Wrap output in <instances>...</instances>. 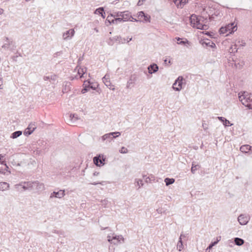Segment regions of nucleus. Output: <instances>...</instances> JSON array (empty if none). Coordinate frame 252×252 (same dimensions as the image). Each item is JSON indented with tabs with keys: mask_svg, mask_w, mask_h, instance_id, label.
I'll list each match as a JSON object with an SVG mask.
<instances>
[{
	"mask_svg": "<svg viewBox=\"0 0 252 252\" xmlns=\"http://www.w3.org/2000/svg\"><path fill=\"white\" fill-rule=\"evenodd\" d=\"M120 17L124 22H126L128 21H132L134 20V18L132 17L130 12L127 11L121 12V14Z\"/></svg>",
	"mask_w": 252,
	"mask_h": 252,
	"instance_id": "0eeeda50",
	"label": "nucleus"
},
{
	"mask_svg": "<svg viewBox=\"0 0 252 252\" xmlns=\"http://www.w3.org/2000/svg\"><path fill=\"white\" fill-rule=\"evenodd\" d=\"M114 235V234H113L112 236L109 235L107 236L108 241L111 244H113V241L115 240Z\"/></svg>",
	"mask_w": 252,
	"mask_h": 252,
	"instance_id": "a19ab883",
	"label": "nucleus"
},
{
	"mask_svg": "<svg viewBox=\"0 0 252 252\" xmlns=\"http://www.w3.org/2000/svg\"><path fill=\"white\" fill-rule=\"evenodd\" d=\"M179 80V79H177L175 82L173 83V89L174 90V88H177V87H176V86H178V84H177V82L178 81V80Z\"/></svg>",
	"mask_w": 252,
	"mask_h": 252,
	"instance_id": "09e8293b",
	"label": "nucleus"
},
{
	"mask_svg": "<svg viewBox=\"0 0 252 252\" xmlns=\"http://www.w3.org/2000/svg\"><path fill=\"white\" fill-rule=\"evenodd\" d=\"M183 247L182 240H179L177 245V249H179V251H181L183 249Z\"/></svg>",
	"mask_w": 252,
	"mask_h": 252,
	"instance_id": "4c0bfd02",
	"label": "nucleus"
},
{
	"mask_svg": "<svg viewBox=\"0 0 252 252\" xmlns=\"http://www.w3.org/2000/svg\"><path fill=\"white\" fill-rule=\"evenodd\" d=\"M119 152L122 154H126L128 152L127 149L125 147H122L119 150Z\"/></svg>",
	"mask_w": 252,
	"mask_h": 252,
	"instance_id": "49530a36",
	"label": "nucleus"
},
{
	"mask_svg": "<svg viewBox=\"0 0 252 252\" xmlns=\"http://www.w3.org/2000/svg\"><path fill=\"white\" fill-rule=\"evenodd\" d=\"M114 18L113 16L111 14L109 15L106 18V22H108L110 24H115V22L114 20Z\"/></svg>",
	"mask_w": 252,
	"mask_h": 252,
	"instance_id": "72a5a7b5",
	"label": "nucleus"
},
{
	"mask_svg": "<svg viewBox=\"0 0 252 252\" xmlns=\"http://www.w3.org/2000/svg\"><path fill=\"white\" fill-rule=\"evenodd\" d=\"M218 118L220 121H221V122L223 123V125L225 126H228L229 125V126L232 125V124H230V122L228 120H227L226 119H225L224 117H218Z\"/></svg>",
	"mask_w": 252,
	"mask_h": 252,
	"instance_id": "4be33fe9",
	"label": "nucleus"
},
{
	"mask_svg": "<svg viewBox=\"0 0 252 252\" xmlns=\"http://www.w3.org/2000/svg\"><path fill=\"white\" fill-rule=\"evenodd\" d=\"M173 1L178 8H182L188 2V0H173Z\"/></svg>",
	"mask_w": 252,
	"mask_h": 252,
	"instance_id": "f3484780",
	"label": "nucleus"
},
{
	"mask_svg": "<svg viewBox=\"0 0 252 252\" xmlns=\"http://www.w3.org/2000/svg\"><path fill=\"white\" fill-rule=\"evenodd\" d=\"M72 86L70 82H66L65 85V87H64V90L66 91V92L69 91L72 89Z\"/></svg>",
	"mask_w": 252,
	"mask_h": 252,
	"instance_id": "c9c22d12",
	"label": "nucleus"
},
{
	"mask_svg": "<svg viewBox=\"0 0 252 252\" xmlns=\"http://www.w3.org/2000/svg\"><path fill=\"white\" fill-rule=\"evenodd\" d=\"M3 12V9L1 8H0V14L2 13Z\"/></svg>",
	"mask_w": 252,
	"mask_h": 252,
	"instance_id": "69168bd1",
	"label": "nucleus"
},
{
	"mask_svg": "<svg viewBox=\"0 0 252 252\" xmlns=\"http://www.w3.org/2000/svg\"><path fill=\"white\" fill-rule=\"evenodd\" d=\"M111 14L113 16L114 18H117L118 17H120L121 14V12H120V11L114 12Z\"/></svg>",
	"mask_w": 252,
	"mask_h": 252,
	"instance_id": "c03bdc74",
	"label": "nucleus"
},
{
	"mask_svg": "<svg viewBox=\"0 0 252 252\" xmlns=\"http://www.w3.org/2000/svg\"><path fill=\"white\" fill-rule=\"evenodd\" d=\"M69 120L68 121V124L71 126H75L76 124V121L78 118L75 116L74 114H70L69 115Z\"/></svg>",
	"mask_w": 252,
	"mask_h": 252,
	"instance_id": "dca6fc26",
	"label": "nucleus"
},
{
	"mask_svg": "<svg viewBox=\"0 0 252 252\" xmlns=\"http://www.w3.org/2000/svg\"><path fill=\"white\" fill-rule=\"evenodd\" d=\"M115 240L117 241V242H113L114 245H117L119 243H122L125 242V239L123 236L121 235H114Z\"/></svg>",
	"mask_w": 252,
	"mask_h": 252,
	"instance_id": "a211bd4d",
	"label": "nucleus"
},
{
	"mask_svg": "<svg viewBox=\"0 0 252 252\" xmlns=\"http://www.w3.org/2000/svg\"><path fill=\"white\" fill-rule=\"evenodd\" d=\"M101 205L104 207H107L108 206V204L109 203L108 200L107 199H105L103 200H101Z\"/></svg>",
	"mask_w": 252,
	"mask_h": 252,
	"instance_id": "79ce46f5",
	"label": "nucleus"
},
{
	"mask_svg": "<svg viewBox=\"0 0 252 252\" xmlns=\"http://www.w3.org/2000/svg\"><path fill=\"white\" fill-rule=\"evenodd\" d=\"M245 44H246L245 42H242V44H241V45H242V46H245Z\"/></svg>",
	"mask_w": 252,
	"mask_h": 252,
	"instance_id": "774afa93",
	"label": "nucleus"
},
{
	"mask_svg": "<svg viewBox=\"0 0 252 252\" xmlns=\"http://www.w3.org/2000/svg\"><path fill=\"white\" fill-rule=\"evenodd\" d=\"M44 81H50V76H44Z\"/></svg>",
	"mask_w": 252,
	"mask_h": 252,
	"instance_id": "864d4df0",
	"label": "nucleus"
},
{
	"mask_svg": "<svg viewBox=\"0 0 252 252\" xmlns=\"http://www.w3.org/2000/svg\"><path fill=\"white\" fill-rule=\"evenodd\" d=\"M90 88H92V89H94H94H95V88H94V87H93V86H90Z\"/></svg>",
	"mask_w": 252,
	"mask_h": 252,
	"instance_id": "338daca9",
	"label": "nucleus"
},
{
	"mask_svg": "<svg viewBox=\"0 0 252 252\" xmlns=\"http://www.w3.org/2000/svg\"><path fill=\"white\" fill-rule=\"evenodd\" d=\"M22 131H20V130L16 131L11 134L10 137L13 139H15V138H16L19 137L20 135H22Z\"/></svg>",
	"mask_w": 252,
	"mask_h": 252,
	"instance_id": "c85d7f7f",
	"label": "nucleus"
},
{
	"mask_svg": "<svg viewBox=\"0 0 252 252\" xmlns=\"http://www.w3.org/2000/svg\"><path fill=\"white\" fill-rule=\"evenodd\" d=\"M157 212L158 213H161V209H157Z\"/></svg>",
	"mask_w": 252,
	"mask_h": 252,
	"instance_id": "e2e57ef3",
	"label": "nucleus"
},
{
	"mask_svg": "<svg viewBox=\"0 0 252 252\" xmlns=\"http://www.w3.org/2000/svg\"><path fill=\"white\" fill-rule=\"evenodd\" d=\"M109 76L107 74L105 75L103 78H102V81L105 84V85L107 87H109L111 85V83L110 80H109Z\"/></svg>",
	"mask_w": 252,
	"mask_h": 252,
	"instance_id": "a878e982",
	"label": "nucleus"
},
{
	"mask_svg": "<svg viewBox=\"0 0 252 252\" xmlns=\"http://www.w3.org/2000/svg\"><path fill=\"white\" fill-rule=\"evenodd\" d=\"M217 244V242H212V243L209 245V246L208 247V248H207L206 250H210L211 249H212V247H213V246H214L215 245H216Z\"/></svg>",
	"mask_w": 252,
	"mask_h": 252,
	"instance_id": "de8ad7c7",
	"label": "nucleus"
},
{
	"mask_svg": "<svg viewBox=\"0 0 252 252\" xmlns=\"http://www.w3.org/2000/svg\"><path fill=\"white\" fill-rule=\"evenodd\" d=\"M114 20L115 24L124 22L123 19H122L121 17H118L117 18H115Z\"/></svg>",
	"mask_w": 252,
	"mask_h": 252,
	"instance_id": "ea45409f",
	"label": "nucleus"
},
{
	"mask_svg": "<svg viewBox=\"0 0 252 252\" xmlns=\"http://www.w3.org/2000/svg\"><path fill=\"white\" fill-rule=\"evenodd\" d=\"M6 38L5 37L4 40V44L2 46V48H4V49H8L9 48V45H8V42H7L6 41Z\"/></svg>",
	"mask_w": 252,
	"mask_h": 252,
	"instance_id": "a18cd8bd",
	"label": "nucleus"
},
{
	"mask_svg": "<svg viewBox=\"0 0 252 252\" xmlns=\"http://www.w3.org/2000/svg\"><path fill=\"white\" fill-rule=\"evenodd\" d=\"M9 188V184L6 182L0 183V190L4 191Z\"/></svg>",
	"mask_w": 252,
	"mask_h": 252,
	"instance_id": "393cba45",
	"label": "nucleus"
},
{
	"mask_svg": "<svg viewBox=\"0 0 252 252\" xmlns=\"http://www.w3.org/2000/svg\"><path fill=\"white\" fill-rule=\"evenodd\" d=\"M1 164H3V165H4L6 167V171H7V169L8 168V167L6 165V161L5 160H2L1 161Z\"/></svg>",
	"mask_w": 252,
	"mask_h": 252,
	"instance_id": "603ef678",
	"label": "nucleus"
},
{
	"mask_svg": "<svg viewBox=\"0 0 252 252\" xmlns=\"http://www.w3.org/2000/svg\"><path fill=\"white\" fill-rule=\"evenodd\" d=\"M177 43L178 44L183 45L188 48L191 46V43L186 38H183V40H181L180 42H177Z\"/></svg>",
	"mask_w": 252,
	"mask_h": 252,
	"instance_id": "412c9836",
	"label": "nucleus"
},
{
	"mask_svg": "<svg viewBox=\"0 0 252 252\" xmlns=\"http://www.w3.org/2000/svg\"><path fill=\"white\" fill-rule=\"evenodd\" d=\"M53 197L62 198L63 197V190H60L59 191H54L53 192L50 196V198H52Z\"/></svg>",
	"mask_w": 252,
	"mask_h": 252,
	"instance_id": "2eb2a0df",
	"label": "nucleus"
},
{
	"mask_svg": "<svg viewBox=\"0 0 252 252\" xmlns=\"http://www.w3.org/2000/svg\"><path fill=\"white\" fill-rule=\"evenodd\" d=\"M32 182H25L24 183H21L19 185H17L16 186H21L22 188L24 189V190H26L28 189H32Z\"/></svg>",
	"mask_w": 252,
	"mask_h": 252,
	"instance_id": "9b49d317",
	"label": "nucleus"
},
{
	"mask_svg": "<svg viewBox=\"0 0 252 252\" xmlns=\"http://www.w3.org/2000/svg\"><path fill=\"white\" fill-rule=\"evenodd\" d=\"M32 189L37 190H42L44 189V185L37 181L32 182Z\"/></svg>",
	"mask_w": 252,
	"mask_h": 252,
	"instance_id": "f8f14e48",
	"label": "nucleus"
},
{
	"mask_svg": "<svg viewBox=\"0 0 252 252\" xmlns=\"http://www.w3.org/2000/svg\"><path fill=\"white\" fill-rule=\"evenodd\" d=\"M175 40H177V42H180L181 40H183V38H180L179 37H176Z\"/></svg>",
	"mask_w": 252,
	"mask_h": 252,
	"instance_id": "13d9d810",
	"label": "nucleus"
},
{
	"mask_svg": "<svg viewBox=\"0 0 252 252\" xmlns=\"http://www.w3.org/2000/svg\"><path fill=\"white\" fill-rule=\"evenodd\" d=\"M148 72L153 74L157 72L158 70V66L156 63H152L148 67Z\"/></svg>",
	"mask_w": 252,
	"mask_h": 252,
	"instance_id": "ddd939ff",
	"label": "nucleus"
},
{
	"mask_svg": "<svg viewBox=\"0 0 252 252\" xmlns=\"http://www.w3.org/2000/svg\"><path fill=\"white\" fill-rule=\"evenodd\" d=\"M74 32H64V39H67L68 37L70 36V38L74 35Z\"/></svg>",
	"mask_w": 252,
	"mask_h": 252,
	"instance_id": "58836bf2",
	"label": "nucleus"
},
{
	"mask_svg": "<svg viewBox=\"0 0 252 252\" xmlns=\"http://www.w3.org/2000/svg\"><path fill=\"white\" fill-rule=\"evenodd\" d=\"M132 40V37L129 36L125 38V37L115 36L113 37H110L108 41V43L110 45H113L114 41H118L119 43H125L126 42H129Z\"/></svg>",
	"mask_w": 252,
	"mask_h": 252,
	"instance_id": "7ed1b4c3",
	"label": "nucleus"
},
{
	"mask_svg": "<svg viewBox=\"0 0 252 252\" xmlns=\"http://www.w3.org/2000/svg\"><path fill=\"white\" fill-rule=\"evenodd\" d=\"M83 85H84V88L81 91L82 94H85L89 91V90L90 89V82H87V81H85Z\"/></svg>",
	"mask_w": 252,
	"mask_h": 252,
	"instance_id": "5701e85b",
	"label": "nucleus"
},
{
	"mask_svg": "<svg viewBox=\"0 0 252 252\" xmlns=\"http://www.w3.org/2000/svg\"><path fill=\"white\" fill-rule=\"evenodd\" d=\"M6 41L8 42L9 45V48L8 49L13 51L16 48V46L15 45V43L13 42V41L11 39L8 38V37L6 38Z\"/></svg>",
	"mask_w": 252,
	"mask_h": 252,
	"instance_id": "6ab92c4d",
	"label": "nucleus"
},
{
	"mask_svg": "<svg viewBox=\"0 0 252 252\" xmlns=\"http://www.w3.org/2000/svg\"><path fill=\"white\" fill-rule=\"evenodd\" d=\"M99 175V172H94V173H93V175L94 176H98Z\"/></svg>",
	"mask_w": 252,
	"mask_h": 252,
	"instance_id": "052dcab7",
	"label": "nucleus"
},
{
	"mask_svg": "<svg viewBox=\"0 0 252 252\" xmlns=\"http://www.w3.org/2000/svg\"><path fill=\"white\" fill-rule=\"evenodd\" d=\"M143 177L145 179V182L147 183H151L152 181H154L155 180V177L152 175H151V177H146V175H143Z\"/></svg>",
	"mask_w": 252,
	"mask_h": 252,
	"instance_id": "7c9ffc66",
	"label": "nucleus"
},
{
	"mask_svg": "<svg viewBox=\"0 0 252 252\" xmlns=\"http://www.w3.org/2000/svg\"><path fill=\"white\" fill-rule=\"evenodd\" d=\"M164 182L166 186H169L173 184L175 182V179L173 178H166L164 179Z\"/></svg>",
	"mask_w": 252,
	"mask_h": 252,
	"instance_id": "2f4dec72",
	"label": "nucleus"
},
{
	"mask_svg": "<svg viewBox=\"0 0 252 252\" xmlns=\"http://www.w3.org/2000/svg\"><path fill=\"white\" fill-rule=\"evenodd\" d=\"M121 135L120 132H113L106 133L101 137V140L103 142L106 140H112L113 138L119 137Z\"/></svg>",
	"mask_w": 252,
	"mask_h": 252,
	"instance_id": "39448f33",
	"label": "nucleus"
},
{
	"mask_svg": "<svg viewBox=\"0 0 252 252\" xmlns=\"http://www.w3.org/2000/svg\"><path fill=\"white\" fill-rule=\"evenodd\" d=\"M234 243L235 245L240 246L244 244V241L241 238L237 237L234 239Z\"/></svg>",
	"mask_w": 252,
	"mask_h": 252,
	"instance_id": "c756f323",
	"label": "nucleus"
},
{
	"mask_svg": "<svg viewBox=\"0 0 252 252\" xmlns=\"http://www.w3.org/2000/svg\"><path fill=\"white\" fill-rule=\"evenodd\" d=\"M237 30V24L233 22L226 25L225 27H221L219 32H236Z\"/></svg>",
	"mask_w": 252,
	"mask_h": 252,
	"instance_id": "20e7f679",
	"label": "nucleus"
},
{
	"mask_svg": "<svg viewBox=\"0 0 252 252\" xmlns=\"http://www.w3.org/2000/svg\"><path fill=\"white\" fill-rule=\"evenodd\" d=\"M221 237L219 236L217 238V241L216 242H217V243L220 240Z\"/></svg>",
	"mask_w": 252,
	"mask_h": 252,
	"instance_id": "680f3d73",
	"label": "nucleus"
},
{
	"mask_svg": "<svg viewBox=\"0 0 252 252\" xmlns=\"http://www.w3.org/2000/svg\"><path fill=\"white\" fill-rule=\"evenodd\" d=\"M145 0H139L138 2L137 3V5L138 6L141 5L143 4V2L145 1Z\"/></svg>",
	"mask_w": 252,
	"mask_h": 252,
	"instance_id": "3c124183",
	"label": "nucleus"
},
{
	"mask_svg": "<svg viewBox=\"0 0 252 252\" xmlns=\"http://www.w3.org/2000/svg\"><path fill=\"white\" fill-rule=\"evenodd\" d=\"M199 43L204 47H210L212 48H214L216 47V45L213 42H212L210 40L206 39L201 40L199 41Z\"/></svg>",
	"mask_w": 252,
	"mask_h": 252,
	"instance_id": "1a4fd4ad",
	"label": "nucleus"
},
{
	"mask_svg": "<svg viewBox=\"0 0 252 252\" xmlns=\"http://www.w3.org/2000/svg\"><path fill=\"white\" fill-rule=\"evenodd\" d=\"M199 167V166L198 165H195L193 163L191 168V173L192 174H194L195 173V171L198 169Z\"/></svg>",
	"mask_w": 252,
	"mask_h": 252,
	"instance_id": "e433bc0d",
	"label": "nucleus"
},
{
	"mask_svg": "<svg viewBox=\"0 0 252 252\" xmlns=\"http://www.w3.org/2000/svg\"><path fill=\"white\" fill-rule=\"evenodd\" d=\"M57 80V76L56 75H50V82L52 83H55V81Z\"/></svg>",
	"mask_w": 252,
	"mask_h": 252,
	"instance_id": "37998d69",
	"label": "nucleus"
},
{
	"mask_svg": "<svg viewBox=\"0 0 252 252\" xmlns=\"http://www.w3.org/2000/svg\"><path fill=\"white\" fill-rule=\"evenodd\" d=\"M5 155L0 154V162L2 161V158L5 157Z\"/></svg>",
	"mask_w": 252,
	"mask_h": 252,
	"instance_id": "4d7b16f0",
	"label": "nucleus"
},
{
	"mask_svg": "<svg viewBox=\"0 0 252 252\" xmlns=\"http://www.w3.org/2000/svg\"><path fill=\"white\" fill-rule=\"evenodd\" d=\"M67 32H74V30L73 29H71V30H69L68 31H67Z\"/></svg>",
	"mask_w": 252,
	"mask_h": 252,
	"instance_id": "0e129e2a",
	"label": "nucleus"
},
{
	"mask_svg": "<svg viewBox=\"0 0 252 252\" xmlns=\"http://www.w3.org/2000/svg\"><path fill=\"white\" fill-rule=\"evenodd\" d=\"M240 101L249 109H252V94L248 92H240L238 94Z\"/></svg>",
	"mask_w": 252,
	"mask_h": 252,
	"instance_id": "f03ea898",
	"label": "nucleus"
},
{
	"mask_svg": "<svg viewBox=\"0 0 252 252\" xmlns=\"http://www.w3.org/2000/svg\"><path fill=\"white\" fill-rule=\"evenodd\" d=\"M36 128V125L35 123H31L28 127L24 131V134L25 136L31 135Z\"/></svg>",
	"mask_w": 252,
	"mask_h": 252,
	"instance_id": "423d86ee",
	"label": "nucleus"
},
{
	"mask_svg": "<svg viewBox=\"0 0 252 252\" xmlns=\"http://www.w3.org/2000/svg\"><path fill=\"white\" fill-rule=\"evenodd\" d=\"M87 71V68H80L79 69H78V74L79 75H80V77L81 78V77H83V75L84 74H85V73H86Z\"/></svg>",
	"mask_w": 252,
	"mask_h": 252,
	"instance_id": "473e14b6",
	"label": "nucleus"
},
{
	"mask_svg": "<svg viewBox=\"0 0 252 252\" xmlns=\"http://www.w3.org/2000/svg\"><path fill=\"white\" fill-rule=\"evenodd\" d=\"M214 32H205V34L208 35H209V36H212V35H214Z\"/></svg>",
	"mask_w": 252,
	"mask_h": 252,
	"instance_id": "bf43d9fd",
	"label": "nucleus"
},
{
	"mask_svg": "<svg viewBox=\"0 0 252 252\" xmlns=\"http://www.w3.org/2000/svg\"><path fill=\"white\" fill-rule=\"evenodd\" d=\"M252 147L249 145H243L240 147V151L243 153H248L251 149Z\"/></svg>",
	"mask_w": 252,
	"mask_h": 252,
	"instance_id": "b1692460",
	"label": "nucleus"
},
{
	"mask_svg": "<svg viewBox=\"0 0 252 252\" xmlns=\"http://www.w3.org/2000/svg\"><path fill=\"white\" fill-rule=\"evenodd\" d=\"M185 237H186L185 234L181 233L180 236V237H179V240H182V239L184 238Z\"/></svg>",
	"mask_w": 252,
	"mask_h": 252,
	"instance_id": "5fc2aeb1",
	"label": "nucleus"
},
{
	"mask_svg": "<svg viewBox=\"0 0 252 252\" xmlns=\"http://www.w3.org/2000/svg\"><path fill=\"white\" fill-rule=\"evenodd\" d=\"M100 156L94 158V162L96 166H100L104 164V159H100Z\"/></svg>",
	"mask_w": 252,
	"mask_h": 252,
	"instance_id": "4468645a",
	"label": "nucleus"
},
{
	"mask_svg": "<svg viewBox=\"0 0 252 252\" xmlns=\"http://www.w3.org/2000/svg\"><path fill=\"white\" fill-rule=\"evenodd\" d=\"M11 163H12V164L13 165H17V166H20L21 165V163H16V162L14 160L12 161Z\"/></svg>",
	"mask_w": 252,
	"mask_h": 252,
	"instance_id": "6e6d98bb",
	"label": "nucleus"
},
{
	"mask_svg": "<svg viewBox=\"0 0 252 252\" xmlns=\"http://www.w3.org/2000/svg\"><path fill=\"white\" fill-rule=\"evenodd\" d=\"M238 221L241 225H245L249 221V218L244 215L241 214L238 217Z\"/></svg>",
	"mask_w": 252,
	"mask_h": 252,
	"instance_id": "9d476101",
	"label": "nucleus"
},
{
	"mask_svg": "<svg viewBox=\"0 0 252 252\" xmlns=\"http://www.w3.org/2000/svg\"><path fill=\"white\" fill-rule=\"evenodd\" d=\"M135 184L136 186H138L139 188L144 185L142 180L139 179H135Z\"/></svg>",
	"mask_w": 252,
	"mask_h": 252,
	"instance_id": "f704fd0d",
	"label": "nucleus"
},
{
	"mask_svg": "<svg viewBox=\"0 0 252 252\" xmlns=\"http://www.w3.org/2000/svg\"><path fill=\"white\" fill-rule=\"evenodd\" d=\"M138 20L143 22H150V16L147 14H145L143 11H140L138 14Z\"/></svg>",
	"mask_w": 252,
	"mask_h": 252,
	"instance_id": "6e6552de",
	"label": "nucleus"
},
{
	"mask_svg": "<svg viewBox=\"0 0 252 252\" xmlns=\"http://www.w3.org/2000/svg\"><path fill=\"white\" fill-rule=\"evenodd\" d=\"M177 79H179L177 82L178 86L177 88H174V90L176 91H180L182 88V81L184 79L182 76H179Z\"/></svg>",
	"mask_w": 252,
	"mask_h": 252,
	"instance_id": "aec40b11",
	"label": "nucleus"
},
{
	"mask_svg": "<svg viewBox=\"0 0 252 252\" xmlns=\"http://www.w3.org/2000/svg\"><path fill=\"white\" fill-rule=\"evenodd\" d=\"M95 13L99 14L103 18H105V13L104 11V9L103 7H99L96 9Z\"/></svg>",
	"mask_w": 252,
	"mask_h": 252,
	"instance_id": "cd10ccee",
	"label": "nucleus"
},
{
	"mask_svg": "<svg viewBox=\"0 0 252 252\" xmlns=\"http://www.w3.org/2000/svg\"><path fill=\"white\" fill-rule=\"evenodd\" d=\"M214 9L211 7H207L203 9L201 12V16L196 17V15H192L190 18V22L191 26L197 29L206 31L209 29L208 20L215 19V16L218 15L213 12Z\"/></svg>",
	"mask_w": 252,
	"mask_h": 252,
	"instance_id": "f257e3e1",
	"label": "nucleus"
},
{
	"mask_svg": "<svg viewBox=\"0 0 252 252\" xmlns=\"http://www.w3.org/2000/svg\"><path fill=\"white\" fill-rule=\"evenodd\" d=\"M135 77L131 75L127 82L126 87L127 88H131V85L134 83Z\"/></svg>",
	"mask_w": 252,
	"mask_h": 252,
	"instance_id": "bb28decb",
	"label": "nucleus"
},
{
	"mask_svg": "<svg viewBox=\"0 0 252 252\" xmlns=\"http://www.w3.org/2000/svg\"><path fill=\"white\" fill-rule=\"evenodd\" d=\"M103 183H104V182H94L93 183H91V184L92 185H96L97 184H100L101 185H103Z\"/></svg>",
	"mask_w": 252,
	"mask_h": 252,
	"instance_id": "8fccbe9b",
	"label": "nucleus"
}]
</instances>
